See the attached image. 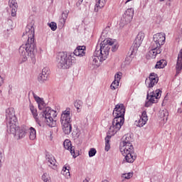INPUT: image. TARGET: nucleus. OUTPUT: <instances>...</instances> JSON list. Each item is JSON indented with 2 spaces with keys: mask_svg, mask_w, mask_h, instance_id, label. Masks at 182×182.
I'll return each mask as SVG.
<instances>
[{
  "mask_svg": "<svg viewBox=\"0 0 182 182\" xmlns=\"http://www.w3.org/2000/svg\"><path fill=\"white\" fill-rule=\"evenodd\" d=\"M23 36H28L26 44H23L19 48L20 63H23L31 58L35 62V55H36V44L35 43V28L33 24H28Z\"/></svg>",
  "mask_w": 182,
  "mask_h": 182,
  "instance_id": "nucleus-1",
  "label": "nucleus"
},
{
  "mask_svg": "<svg viewBox=\"0 0 182 182\" xmlns=\"http://www.w3.org/2000/svg\"><path fill=\"white\" fill-rule=\"evenodd\" d=\"M6 119L8 133L17 136L18 139H23L26 136L28 129L25 126L18 127V119L15 115L14 108H9L6 110Z\"/></svg>",
  "mask_w": 182,
  "mask_h": 182,
  "instance_id": "nucleus-2",
  "label": "nucleus"
},
{
  "mask_svg": "<svg viewBox=\"0 0 182 182\" xmlns=\"http://www.w3.org/2000/svg\"><path fill=\"white\" fill-rule=\"evenodd\" d=\"M29 107L38 126H42V123L43 122L46 123L47 126H49V127H55L56 126V119H55V117L58 116L56 111L47 107L40 113L39 117H38V110L36 108H35L33 105H30Z\"/></svg>",
  "mask_w": 182,
  "mask_h": 182,
  "instance_id": "nucleus-3",
  "label": "nucleus"
},
{
  "mask_svg": "<svg viewBox=\"0 0 182 182\" xmlns=\"http://www.w3.org/2000/svg\"><path fill=\"white\" fill-rule=\"evenodd\" d=\"M114 41L112 38H105L102 41L100 46V49H96L94 55L90 60V65H92L93 69L100 66V62H103L107 59L110 47L113 46Z\"/></svg>",
  "mask_w": 182,
  "mask_h": 182,
  "instance_id": "nucleus-4",
  "label": "nucleus"
},
{
  "mask_svg": "<svg viewBox=\"0 0 182 182\" xmlns=\"http://www.w3.org/2000/svg\"><path fill=\"white\" fill-rule=\"evenodd\" d=\"M124 113H126V108L124 105L118 104L115 105L113 110L114 119L112 121V126L109 127V134H116L122 129V126L124 124Z\"/></svg>",
  "mask_w": 182,
  "mask_h": 182,
  "instance_id": "nucleus-5",
  "label": "nucleus"
},
{
  "mask_svg": "<svg viewBox=\"0 0 182 182\" xmlns=\"http://www.w3.org/2000/svg\"><path fill=\"white\" fill-rule=\"evenodd\" d=\"M166 43V33H158L153 36V41L149 46V51L147 53L148 59H156L157 55L161 53V46Z\"/></svg>",
  "mask_w": 182,
  "mask_h": 182,
  "instance_id": "nucleus-6",
  "label": "nucleus"
},
{
  "mask_svg": "<svg viewBox=\"0 0 182 182\" xmlns=\"http://www.w3.org/2000/svg\"><path fill=\"white\" fill-rule=\"evenodd\" d=\"M76 63L75 54L60 52L57 55V67L58 69H70Z\"/></svg>",
  "mask_w": 182,
  "mask_h": 182,
  "instance_id": "nucleus-7",
  "label": "nucleus"
},
{
  "mask_svg": "<svg viewBox=\"0 0 182 182\" xmlns=\"http://www.w3.org/2000/svg\"><path fill=\"white\" fill-rule=\"evenodd\" d=\"M119 150L127 163H134L137 159V154L134 152V147L132 144L120 145Z\"/></svg>",
  "mask_w": 182,
  "mask_h": 182,
  "instance_id": "nucleus-8",
  "label": "nucleus"
},
{
  "mask_svg": "<svg viewBox=\"0 0 182 182\" xmlns=\"http://www.w3.org/2000/svg\"><path fill=\"white\" fill-rule=\"evenodd\" d=\"M160 97H161V90H156L151 93L147 92L145 107H150L154 103H157Z\"/></svg>",
  "mask_w": 182,
  "mask_h": 182,
  "instance_id": "nucleus-9",
  "label": "nucleus"
},
{
  "mask_svg": "<svg viewBox=\"0 0 182 182\" xmlns=\"http://www.w3.org/2000/svg\"><path fill=\"white\" fill-rule=\"evenodd\" d=\"M134 16V9L132 8L127 9L124 14L122 15L120 23L122 25H127V23H130V22H132V19H133Z\"/></svg>",
  "mask_w": 182,
  "mask_h": 182,
  "instance_id": "nucleus-10",
  "label": "nucleus"
},
{
  "mask_svg": "<svg viewBox=\"0 0 182 182\" xmlns=\"http://www.w3.org/2000/svg\"><path fill=\"white\" fill-rule=\"evenodd\" d=\"M157 83H159V76L154 73H150L149 79L145 80V84L148 89L154 87Z\"/></svg>",
  "mask_w": 182,
  "mask_h": 182,
  "instance_id": "nucleus-11",
  "label": "nucleus"
},
{
  "mask_svg": "<svg viewBox=\"0 0 182 182\" xmlns=\"http://www.w3.org/2000/svg\"><path fill=\"white\" fill-rule=\"evenodd\" d=\"M144 39V33L142 32H139L136 36L135 40L134 41V43L132 46V52H137V49L140 48L141 43H143V40Z\"/></svg>",
  "mask_w": 182,
  "mask_h": 182,
  "instance_id": "nucleus-12",
  "label": "nucleus"
},
{
  "mask_svg": "<svg viewBox=\"0 0 182 182\" xmlns=\"http://www.w3.org/2000/svg\"><path fill=\"white\" fill-rule=\"evenodd\" d=\"M61 124L72 123V115H70V110L63 111L60 117Z\"/></svg>",
  "mask_w": 182,
  "mask_h": 182,
  "instance_id": "nucleus-13",
  "label": "nucleus"
},
{
  "mask_svg": "<svg viewBox=\"0 0 182 182\" xmlns=\"http://www.w3.org/2000/svg\"><path fill=\"white\" fill-rule=\"evenodd\" d=\"M47 164L48 166L53 170H58V163L56 162V159L55 156L52 154L46 155Z\"/></svg>",
  "mask_w": 182,
  "mask_h": 182,
  "instance_id": "nucleus-14",
  "label": "nucleus"
},
{
  "mask_svg": "<svg viewBox=\"0 0 182 182\" xmlns=\"http://www.w3.org/2000/svg\"><path fill=\"white\" fill-rule=\"evenodd\" d=\"M148 120L149 118L147 117V112L144 111L141 114V116L140 117L139 120L135 122V124L137 126V127H143V126L147 123Z\"/></svg>",
  "mask_w": 182,
  "mask_h": 182,
  "instance_id": "nucleus-15",
  "label": "nucleus"
},
{
  "mask_svg": "<svg viewBox=\"0 0 182 182\" xmlns=\"http://www.w3.org/2000/svg\"><path fill=\"white\" fill-rule=\"evenodd\" d=\"M85 50H86V47L85 46H77L71 54L74 55V56H80V58H82V56H85V54L86 53Z\"/></svg>",
  "mask_w": 182,
  "mask_h": 182,
  "instance_id": "nucleus-16",
  "label": "nucleus"
},
{
  "mask_svg": "<svg viewBox=\"0 0 182 182\" xmlns=\"http://www.w3.org/2000/svg\"><path fill=\"white\" fill-rule=\"evenodd\" d=\"M68 16H69V10H65L62 13L61 18L59 19L58 26L60 28H63L65 26V23H66V19H68Z\"/></svg>",
  "mask_w": 182,
  "mask_h": 182,
  "instance_id": "nucleus-17",
  "label": "nucleus"
},
{
  "mask_svg": "<svg viewBox=\"0 0 182 182\" xmlns=\"http://www.w3.org/2000/svg\"><path fill=\"white\" fill-rule=\"evenodd\" d=\"M33 96L36 102H37V103H38V109L40 110H42L43 109H44L45 107L46 106L45 101H43V100L42 98L38 97V95H36V94H35L34 92H33Z\"/></svg>",
  "mask_w": 182,
  "mask_h": 182,
  "instance_id": "nucleus-18",
  "label": "nucleus"
},
{
  "mask_svg": "<svg viewBox=\"0 0 182 182\" xmlns=\"http://www.w3.org/2000/svg\"><path fill=\"white\" fill-rule=\"evenodd\" d=\"M64 149L70 151L71 154H75V149L72 146V142L69 139H65L63 142Z\"/></svg>",
  "mask_w": 182,
  "mask_h": 182,
  "instance_id": "nucleus-19",
  "label": "nucleus"
},
{
  "mask_svg": "<svg viewBox=\"0 0 182 182\" xmlns=\"http://www.w3.org/2000/svg\"><path fill=\"white\" fill-rule=\"evenodd\" d=\"M112 136H114V134L112 135L108 131L107 135L105 137V151H109L110 150V139H112Z\"/></svg>",
  "mask_w": 182,
  "mask_h": 182,
  "instance_id": "nucleus-20",
  "label": "nucleus"
},
{
  "mask_svg": "<svg viewBox=\"0 0 182 182\" xmlns=\"http://www.w3.org/2000/svg\"><path fill=\"white\" fill-rule=\"evenodd\" d=\"M63 127V132L65 134H70L72 132V124H61Z\"/></svg>",
  "mask_w": 182,
  "mask_h": 182,
  "instance_id": "nucleus-21",
  "label": "nucleus"
},
{
  "mask_svg": "<svg viewBox=\"0 0 182 182\" xmlns=\"http://www.w3.org/2000/svg\"><path fill=\"white\" fill-rule=\"evenodd\" d=\"M132 140L133 139L132 138V135H130L129 134H127L122 137V143L121 144V145L132 144Z\"/></svg>",
  "mask_w": 182,
  "mask_h": 182,
  "instance_id": "nucleus-22",
  "label": "nucleus"
},
{
  "mask_svg": "<svg viewBox=\"0 0 182 182\" xmlns=\"http://www.w3.org/2000/svg\"><path fill=\"white\" fill-rule=\"evenodd\" d=\"M107 1V0H96V4L95 8V12H98L99 9H102V8L105 6Z\"/></svg>",
  "mask_w": 182,
  "mask_h": 182,
  "instance_id": "nucleus-23",
  "label": "nucleus"
},
{
  "mask_svg": "<svg viewBox=\"0 0 182 182\" xmlns=\"http://www.w3.org/2000/svg\"><path fill=\"white\" fill-rule=\"evenodd\" d=\"M159 116L164 122H167V119L168 118V112H167V109H161L159 111Z\"/></svg>",
  "mask_w": 182,
  "mask_h": 182,
  "instance_id": "nucleus-24",
  "label": "nucleus"
},
{
  "mask_svg": "<svg viewBox=\"0 0 182 182\" xmlns=\"http://www.w3.org/2000/svg\"><path fill=\"white\" fill-rule=\"evenodd\" d=\"M69 166L65 165L61 171V174H63V176H65L66 178H69L70 177V172L69 171Z\"/></svg>",
  "mask_w": 182,
  "mask_h": 182,
  "instance_id": "nucleus-25",
  "label": "nucleus"
},
{
  "mask_svg": "<svg viewBox=\"0 0 182 182\" xmlns=\"http://www.w3.org/2000/svg\"><path fill=\"white\" fill-rule=\"evenodd\" d=\"M28 133H29V139L30 140H35L36 139V129L33 127H30L28 129Z\"/></svg>",
  "mask_w": 182,
  "mask_h": 182,
  "instance_id": "nucleus-26",
  "label": "nucleus"
},
{
  "mask_svg": "<svg viewBox=\"0 0 182 182\" xmlns=\"http://www.w3.org/2000/svg\"><path fill=\"white\" fill-rule=\"evenodd\" d=\"M74 106L77 109V113H80L82 107H83V102L79 100H75L74 102Z\"/></svg>",
  "mask_w": 182,
  "mask_h": 182,
  "instance_id": "nucleus-27",
  "label": "nucleus"
},
{
  "mask_svg": "<svg viewBox=\"0 0 182 182\" xmlns=\"http://www.w3.org/2000/svg\"><path fill=\"white\" fill-rule=\"evenodd\" d=\"M166 67V61L164 60H161L158 61L155 65L156 69H163Z\"/></svg>",
  "mask_w": 182,
  "mask_h": 182,
  "instance_id": "nucleus-28",
  "label": "nucleus"
},
{
  "mask_svg": "<svg viewBox=\"0 0 182 182\" xmlns=\"http://www.w3.org/2000/svg\"><path fill=\"white\" fill-rule=\"evenodd\" d=\"M49 77H47L46 75H43V74H39L38 80L40 82V83H45L46 80H48Z\"/></svg>",
  "mask_w": 182,
  "mask_h": 182,
  "instance_id": "nucleus-29",
  "label": "nucleus"
},
{
  "mask_svg": "<svg viewBox=\"0 0 182 182\" xmlns=\"http://www.w3.org/2000/svg\"><path fill=\"white\" fill-rule=\"evenodd\" d=\"M119 84H120L119 81L114 80L111 84L110 88L112 89V90H116V89L119 87Z\"/></svg>",
  "mask_w": 182,
  "mask_h": 182,
  "instance_id": "nucleus-30",
  "label": "nucleus"
},
{
  "mask_svg": "<svg viewBox=\"0 0 182 182\" xmlns=\"http://www.w3.org/2000/svg\"><path fill=\"white\" fill-rule=\"evenodd\" d=\"M41 178L44 182H50V176L48 175V173H44L42 175Z\"/></svg>",
  "mask_w": 182,
  "mask_h": 182,
  "instance_id": "nucleus-31",
  "label": "nucleus"
},
{
  "mask_svg": "<svg viewBox=\"0 0 182 182\" xmlns=\"http://www.w3.org/2000/svg\"><path fill=\"white\" fill-rule=\"evenodd\" d=\"M9 5L10 8H18V3H16V0H9Z\"/></svg>",
  "mask_w": 182,
  "mask_h": 182,
  "instance_id": "nucleus-32",
  "label": "nucleus"
},
{
  "mask_svg": "<svg viewBox=\"0 0 182 182\" xmlns=\"http://www.w3.org/2000/svg\"><path fill=\"white\" fill-rule=\"evenodd\" d=\"M50 73V70H49V68L46 67L43 68L42 73L43 75L47 76V77H49V74Z\"/></svg>",
  "mask_w": 182,
  "mask_h": 182,
  "instance_id": "nucleus-33",
  "label": "nucleus"
},
{
  "mask_svg": "<svg viewBox=\"0 0 182 182\" xmlns=\"http://www.w3.org/2000/svg\"><path fill=\"white\" fill-rule=\"evenodd\" d=\"M96 153H97V151H96V149L91 148L88 152L89 157H95V156H96Z\"/></svg>",
  "mask_w": 182,
  "mask_h": 182,
  "instance_id": "nucleus-34",
  "label": "nucleus"
},
{
  "mask_svg": "<svg viewBox=\"0 0 182 182\" xmlns=\"http://www.w3.org/2000/svg\"><path fill=\"white\" fill-rule=\"evenodd\" d=\"M122 177L123 178H125L126 180H130V178H132V177H133V173L129 172L127 173H123Z\"/></svg>",
  "mask_w": 182,
  "mask_h": 182,
  "instance_id": "nucleus-35",
  "label": "nucleus"
},
{
  "mask_svg": "<svg viewBox=\"0 0 182 182\" xmlns=\"http://www.w3.org/2000/svg\"><path fill=\"white\" fill-rule=\"evenodd\" d=\"M48 25L50 28L51 31H55L56 29H58V26L55 22L49 23H48Z\"/></svg>",
  "mask_w": 182,
  "mask_h": 182,
  "instance_id": "nucleus-36",
  "label": "nucleus"
},
{
  "mask_svg": "<svg viewBox=\"0 0 182 182\" xmlns=\"http://www.w3.org/2000/svg\"><path fill=\"white\" fill-rule=\"evenodd\" d=\"M122 76H123V73H122L120 72L116 73L114 75V80L120 82V80L122 79Z\"/></svg>",
  "mask_w": 182,
  "mask_h": 182,
  "instance_id": "nucleus-37",
  "label": "nucleus"
},
{
  "mask_svg": "<svg viewBox=\"0 0 182 182\" xmlns=\"http://www.w3.org/2000/svg\"><path fill=\"white\" fill-rule=\"evenodd\" d=\"M18 8H11V16H16V11Z\"/></svg>",
  "mask_w": 182,
  "mask_h": 182,
  "instance_id": "nucleus-38",
  "label": "nucleus"
},
{
  "mask_svg": "<svg viewBox=\"0 0 182 182\" xmlns=\"http://www.w3.org/2000/svg\"><path fill=\"white\" fill-rule=\"evenodd\" d=\"M119 49V45L114 44V46H112V52H116Z\"/></svg>",
  "mask_w": 182,
  "mask_h": 182,
  "instance_id": "nucleus-39",
  "label": "nucleus"
},
{
  "mask_svg": "<svg viewBox=\"0 0 182 182\" xmlns=\"http://www.w3.org/2000/svg\"><path fill=\"white\" fill-rule=\"evenodd\" d=\"M4 157V154H2V152L0 151V168L1 167H2V162H1V160Z\"/></svg>",
  "mask_w": 182,
  "mask_h": 182,
  "instance_id": "nucleus-40",
  "label": "nucleus"
},
{
  "mask_svg": "<svg viewBox=\"0 0 182 182\" xmlns=\"http://www.w3.org/2000/svg\"><path fill=\"white\" fill-rule=\"evenodd\" d=\"M4 85V77L0 75V86Z\"/></svg>",
  "mask_w": 182,
  "mask_h": 182,
  "instance_id": "nucleus-41",
  "label": "nucleus"
},
{
  "mask_svg": "<svg viewBox=\"0 0 182 182\" xmlns=\"http://www.w3.org/2000/svg\"><path fill=\"white\" fill-rule=\"evenodd\" d=\"M83 2V0H78L76 5L77 6H80V5H82V3Z\"/></svg>",
  "mask_w": 182,
  "mask_h": 182,
  "instance_id": "nucleus-42",
  "label": "nucleus"
},
{
  "mask_svg": "<svg viewBox=\"0 0 182 182\" xmlns=\"http://www.w3.org/2000/svg\"><path fill=\"white\" fill-rule=\"evenodd\" d=\"M178 113H179L180 114L182 113V109L181 108H178L177 110Z\"/></svg>",
  "mask_w": 182,
  "mask_h": 182,
  "instance_id": "nucleus-43",
  "label": "nucleus"
},
{
  "mask_svg": "<svg viewBox=\"0 0 182 182\" xmlns=\"http://www.w3.org/2000/svg\"><path fill=\"white\" fill-rule=\"evenodd\" d=\"M82 182H89V179L88 178H85Z\"/></svg>",
  "mask_w": 182,
  "mask_h": 182,
  "instance_id": "nucleus-44",
  "label": "nucleus"
},
{
  "mask_svg": "<svg viewBox=\"0 0 182 182\" xmlns=\"http://www.w3.org/2000/svg\"><path fill=\"white\" fill-rule=\"evenodd\" d=\"M104 35H105V32H102V33L101 35V38H103V36H105Z\"/></svg>",
  "mask_w": 182,
  "mask_h": 182,
  "instance_id": "nucleus-45",
  "label": "nucleus"
},
{
  "mask_svg": "<svg viewBox=\"0 0 182 182\" xmlns=\"http://www.w3.org/2000/svg\"><path fill=\"white\" fill-rule=\"evenodd\" d=\"M102 182H109V181H107V180H104V181H102Z\"/></svg>",
  "mask_w": 182,
  "mask_h": 182,
  "instance_id": "nucleus-46",
  "label": "nucleus"
},
{
  "mask_svg": "<svg viewBox=\"0 0 182 182\" xmlns=\"http://www.w3.org/2000/svg\"><path fill=\"white\" fill-rule=\"evenodd\" d=\"M109 31H110V27H108V34H109Z\"/></svg>",
  "mask_w": 182,
  "mask_h": 182,
  "instance_id": "nucleus-47",
  "label": "nucleus"
},
{
  "mask_svg": "<svg viewBox=\"0 0 182 182\" xmlns=\"http://www.w3.org/2000/svg\"><path fill=\"white\" fill-rule=\"evenodd\" d=\"M161 2H163V1H164V0H159Z\"/></svg>",
  "mask_w": 182,
  "mask_h": 182,
  "instance_id": "nucleus-48",
  "label": "nucleus"
},
{
  "mask_svg": "<svg viewBox=\"0 0 182 182\" xmlns=\"http://www.w3.org/2000/svg\"><path fill=\"white\" fill-rule=\"evenodd\" d=\"M10 31L12 32V28H11Z\"/></svg>",
  "mask_w": 182,
  "mask_h": 182,
  "instance_id": "nucleus-49",
  "label": "nucleus"
},
{
  "mask_svg": "<svg viewBox=\"0 0 182 182\" xmlns=\"http://www.w3.org/2000/svg\"><path fill=\"white\" fill-rule=\"evenodd\" d=\"M168 1H173V0H168Z\"/></svg>",
  "mask_w": 182,
  "mask_h": 182,
  "instance_id": "nucleus-50",
  "label": "nucleus"
},
{
  "mask_svg": "<svg viewBox=\"0 0 182 182\" xmlns=\"http://www.w3.org/2000/svg\"><path fill=\"white\" fill-rule=\"evenodd\" d=\"M73 154H72L73 156H75V155H73Z\"/></svg>",
  "mask_w": 182,
  "mask_h": 182,
  "instance_id": "nucleus-51",
  "label": "nucleus"
}]
</instances>
